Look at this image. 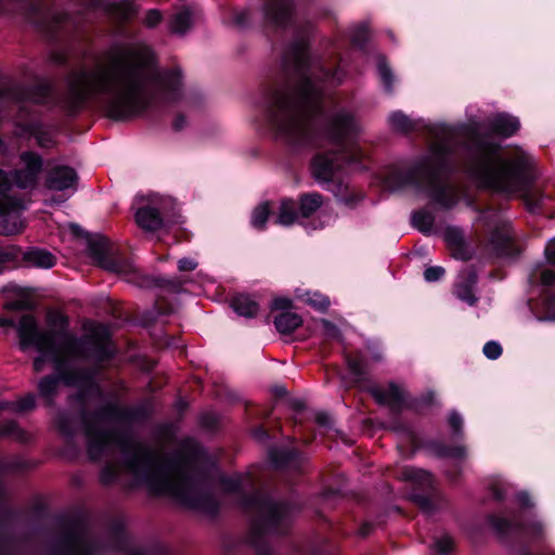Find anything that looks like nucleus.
Returning <instances> with one entry per match:
<instances>
[{"label": "nucleus", "instance_id": "f257e3e1", "mask_svg": "<svg viewBox=\"0 0 555 555\" xmlns=\"http://www.w3.org/2000/svg\"><path fill=\"white\" fill-rule=\"evenodd\" d=\"M178 70L160 74L153 51L145 44L111 50L67 79V99L76 107L103 98L114 119L135 116L157 101L173 102L181 95Z\"/></svg>", "mask_w": 555, "mask_h": 555}, {"label": "nucleus", "instance_id": "f03ea898", "mask_svg": "<svg viewBox=\"0 0 555 555\" xmlns=\"http://www.w3.org/2000/svg\"><path fill=\"white\" fill-rule=\"evenodd\" d=\"M119 417L115 405H107L92 415H82L88 453L98 460L118 444L125 456V468L134 479L155 493L168 494L194 507L203 505V485L193 465L184 459L168 460L140 443H122L109 428Z\"/></svg>", "mask_w": 555, "mask_h": 555}, {"label": "nucleus", "instance_id": "7ed1b4c3", "mask_svg": "<svg viewBox=\"0 0 555 555\" xmlns=\"http://www.w3.org/2000/svg\"><path fill=\"white\" fill-rule=\"evenodd\" d=\"M85 330L86 336L77 339L65 331H39L37 321L31 315H24L20 320L17 333L21 348L26 350L29 347H35L39 352L34 360L35 372H42L46 363L50 362L57 373V376H47L39 382V392L48 400H51L56 393L61 380L68 386L83 388L90 395L99 393L88 374L69 373L72 362L79 358L103 361L113 353L109 347V332L106 326L88 323Z\"/></svg>", "mask_w": 555, "mask_h": 555}, {"label": "nucleus", "instance_id": "20e7f679", "mask_svg": "<svg viewBox=\"0 0 555 555\" xmlns=\"http://www.w3.org/2000/svg\"><path fill=\"white\" fill-rule=\"evenodd\" d=\"M483 129L473 138V155L469 173L483 188L499 192L513 193L529 185L528 168L531 163L529 154L519 152L515 159H507L500 154V146L480 137Z\"/></svg>", "mask_w": 555, "mask_h": 555}, {"label": "nucleus", "instance_id": "39448f33", "mask_svg": "<svg viewBox=\"0 0 555 555\" xmlns=\"http://www.w3.org/2000/svg\"><path fill=\"white\" fill-rule=\"evenodd\" d=\"M321 100V88L305 74L296 92L279 91L273 96L269 119L276 133L297 142L309 133L311 117Z\"/></svg>", "mask_w": 555, "mask_h": 555}, {"label": "nucleus", "instance_id": "423d86ee", "mask_svg": "<svg viewBox=\"0 0 555 555\" xmlns=\"http://www.w3.org/2000/svg\"><path fill=\"white\" fill-rule=\"evenodd\" d=\"M42 168V157L29 151L20 155L18 167L13 171L0 168V234L14 235L25 228L22 214L26 206L22 198L12 194V188L34 189Z\"/></svg>", "mask_w": 555, "mask_h": 555}, {"label": "nucleus", "instance_id": "0eeeda50", "mask_svg": "<svg viewBox=\"0 0 555 555\" xmlns=\"http://www.w3.org/2000/svg\"><path fill=\"white\" fill-rule=\"evenodd\" d=\"M441 134L435 133V141L431 144L429 157L418 164L403 176V185L416 188L426 184L430 190V196L443 207L450 208L456 202V191L449 184H441L437 181L439 172L446 166L447 155L451 152L449 140L453 137L450 128L442 127Z\"/></svg>", "mask_w": 555, "mask_h": 555}, {"label": "nucleus", "instance_id": "6e6552de", "mask_svg": "<svg viewBox=\"0 0 555 555\" xmlns=\"http://www.w3.org/2000/svg\"><path fill=\"white\" fill-rule=\"evenodd\" d=\"M358 131V124L353 116L345 111L336 112L331 120L330 134L335 150L319 154L313 162V173L319 181H330L335 171L340 168L341 162L356 160L357 147L352 135Z\"/></svg>", "mask_w": 555, "mask_h": 555}, {"label": "nucleus", "instance_id": "1a4fd4ad", "mask_svg": "<svg viewBox=\"0 0 555 555\" xmlns=\"http://www.w3.org/2000/svg\"><path fill=\"white\" fill-rule=\"evenodd\" d=\"M107 241L103 237L91 238L88 242L90 257L103 269L122 275L128 282L142 287L152 285V279L143 276L134 266L125 260L112 259L107 255Z\"/></svg>", "mask_w": 555, "mask_h": 555}, {"label": "nucleus", "instance_id": "9d476101", "mask_svg": "<svg viewBox=\"0 0 555 555\" xmlns=\"http://www.w3.org/2000/svg\"><path fill=\"white\" fill-rule=\"evenodd\" d=\"M244 505L255 508L268 527L278 526L288 517L289 514V509L286 505L272 502L259 494H255L253 498L248 499L244 502Z\"/></svg>", "mask_w": 555, "mask_h": 555}, {"label": "nucleus", "instance_id": "9b49d317", "mask_svg": "<svg viewBox=\"0 0 555 555\" xmlns=\"http://www.w3.org/2000/svg\"><path fill=\"white\" fill-rule=\"evenodd\" d=\"M142 204L135 211L138 225L146 232H155L164 225L160 209L163 199L156 195L147 198L141 197Z\"/></svg>", "mask_w": 555, "mask_h": 555}, {"label": "nucleus", "instance_id": "f8f14e48", "mask_svg": "<svg viewBox=\"0 0 555 555\" xmlns=\"http://www.w3.org/2000/svg\"><path fill=\"white\" fill-rule=\"evenodd\" d=\"M78 176L76 171L68 166H57L48 173L46 185L50 190L65 191L76 189Z\"/></svg>", "mask_w": 555, "mask_h": 555}, {"label": "nucleus", "instance_id": "ddd939ff", "mask_svg": "<svg viewBox=\"0 0 555 555\" xmlns=\"http://www.w3.org/2000/svg\"><path fill=\"white\" fill-rule=\"evenodd\" d=\"M41 12V2L39 0H0V15L2 14H22L31 22H37L34 17Z\"/></svg>", "mask_w": 555, "mask_h": 555}, {"label": "nucleus", "instance_id": "4468645a", "mask_svg": "<svg viewBox=\"0 0 555 555\" xmlns=\"http://www.w3.org/2000/svg\"><path fill=\"white\" fill-rule=\"evenodd\" d=\"M520 127L519 120L505 113L496 114L487 121V128L493 133L502 137H511L515 134Z\"/></svg>", "mask_w": 555, "mask_h": 555}, {"label": "nucleus", "instance_id": "2eb2a0df", "mask_svg": "<svg viewBox=\"0 0 555 555\" xmlns=\"http://www.w3.org/2000/svg\"><path fill=\"white\" fill-rule=\"evenodd\" d=\"M22 259L28 267L38 269H51L56 263V258L52 253L38 247L22 253Z\"/></svg>", "mask_w": 555, "mask_h": 555}, {"label": "nucleus", "instance_id": "dca6fc26", "mask_svg": "<svg viewBox=\"0 0 555 555\" xmlns=\"http://www.w3.org/2000/svg\"><path fill=\"white\" fill-rule=\"evenodd\" d=\"M196 13L193 7H182L178 9L170 20V30L179 35L185 34L195 22Z\"/></svg>", "mask_w": 555, "mask_h": 555}, {"label": "nucleus", "instance_id": "f3484780", "mask_svg": "<svg viewBox=\"0 0 555 555\" xmlns=\"http://www.w3.org/2000/svg\"><path fill=\"white\" fill-rule=\"evenodd\" d=\"M372 395L378 403L389 405L392 409L399 408L404 399L403 390L396 384H390L388 389L375 387L372 389Z\"/></svg>", "mask_w": 555, "mask_h": 555}, {"label": "nucleus", "instance_id": "a211bd4d", "mask_svg": "<svg viewBox=\"0 0 555 555\" xmlns=\"http://www.w3.org/2000/svg\"><path fill=\"white\" fill-rule=\"evenodd\" d=\"M291 0H268L266 4V16L275 24L282 25L291 15Z\"/></svg>", "mask_w": 555, "mask_h": 555}, {"label": "nucleus", "instance_id": "6ab92c4d", "mask_svg": "<svg viewBox=\"0 0 555 555\" xmlns=\"http://www.w3.org/2000/svg\"><path fill=\"white\" fill-rule=\"evenodd\" d=\"M101 7L121 20L130 18L138 11L135 3L130 0H119L112 3L105 1Z\"/></svg>", "mask_w": 555, "mask_h": 555}, {"label": "nucleus", "instance_id": "aec40b11", "mask_svg": "<svg viewBox=\"0 0 555 555\" xmlns=\"http://www.w3.org/2000/svg\"><path fill=\"white\" fill-rule=\"evenodd\" d=\"M335 196L338 203L347 208L356 207L363 199L362 192L349 185H339L335 192Z\"/></svg>", "mask_w": 555, "mask_h": 555}, {"label": "nucleus", "instance_id": "412c9836", "mask_svg": "<svg viewBox=\"0 0 555 555\" xmlns=\"http://www.w3.org/2000/svg\"><path fill=\"white\" fill-rule=\"evenodd\" d=\"M297 220V205L293 199H283L280 204L275 222L283 227L292 225Z\"/></svg>", "mask_w": 555, "mask_h": 555}, {"label": "nucleus", "instance_id": "4be33fe9", "mask_svg": "<svg viewBox=\"0 0 555 555\" xmlns=\"http://www.w3.org/2000/svg\"><path fill=\"white\" fill-rule=\"evenodd\" d=\"M301 322L302 320L297 313L288 311L281 313L274 320L276 330L282 334L292 333L300 326Z\"/></svg>", "mask_w": 555, "mask_h": 555}, {"label": "nucleus", "instance_id": "5701e85b", "mask_svg": "<svg viewBox=\"0 0 555 555\" xmlns=\"http://www.w3.org/2000/svg\"><path fill=\"white\" fill-rule=\"evenodd\" d=\"M231 306L237 314L246 318H253L258 312V304L245 295L233 298Z\"/></svg>", "mask_w": 555, "mask_h": 555}, {"label": "nucleus", "instance_id": "b1692460", "mask_svg": "<svg viewBox=\"0 0 555 555\" xmlns=\"http://www.w3.org/2000/svg\"><path fill=\"white\" fill-rule=\"evenodd\" d=\"M476 284V276L469 275L463 282H460L455 286V294L459 299L473 306L477 302V297L474 294V285Z\"/></svg>", "mask_w": 555, "mask_h": 555}, {"label": "nucleus", "instance_id": "393cba45", "mask_svg": "<svg viewBox=\"0 0 555 555\" xmlns=\"http://www.w3.org/2000/svg\"><path fill=\"white\" fill-rule=\"evenodd\" d=\"M401 477L420 483L422 487H429L433 482L431 475L428 472L415 467H404L401 472Z\"/></svg>", "mask_w": 555, "mask_h": 555}, {"label": "nucleus", "instance_id": "a878e982", "mask_svg": "<svg viewBox=\"0 0 555 555\" xmlns=\"http://www.w3.org/2000/svg\"><path fill=\"white\" fill-rule=\"evenodd\" d=\"M65 544L70 555H88L91 550L89 542L82 534L67 538Z\"/></svg>", "mask_w": 555, "mask_h": 555}, {"label": "nucleus", "instance_id": "bb28decb", "mask_svg": "<svg viewBox=\"0 0 555 555\" xmlns=\"http://www.w3.org/2000/svg\"><path fill=\"white\" fill-rule=\"evenodd\" d=\"M323 204L322 196L318 193L305 194L300 197V214L302 217H309L315 212Z\"/></svg>", "mask_w": 555, "mask_h": 555}, {"label": "nucleus", "instance_id": "cd10ccee", "mask_svg": "<svg viewBox=\"0 0 555 555\" xmlns=\"http://www.w3.org/2000/svg\"><path fill=\"white\" fill-rule=\"evenodd\" d=\"M444 240L449 247L453 249L454 257L466 258V255L462 251L463 235L460 230L448 228L444 232Z\"/></svg>", "mask_w": 555, "mask_h": 555}, {"label": "nucleus", "instance_id": "c85d7f7f", "mask_svg": "<svg viewBox=\"0 0 555 555\" xmlns=\"http://www.w3.org/2000/svg\"><path fill=\"white\" fill-rule=\"evenodd\" d=\"M389 126L398 132H409L414 128V122L402 112H392L388 117Z\"/></svg>", "mask_w": 555, "mask_h": 555}, {"label": "nucleus", "instance_id": "c756f323", "mask_svg": "<svg viewBox=\"0 0 555 555\" xmlns=\"http://www.w3.org/2000/svg\"><path fill=\"white\" fill-rule=\"evenodd\" d=\"M270 215V207L268 203H262L257 206L251 216V224L257 229H263Z\"/></svg>", "mask_w": 555, "mask_h": 555}, {"label": "nucleus", "instance_id": "7c9ffc66", "mask_svg": "<svg viewBox=\"0 0 555 555\" xmlns=\"http://www.w3.org/2000/svg\"><path fill=\"white\" fill-rule=\"evenodd\" d=\"M413 225L422 232H429L434 224V217L428 212L418 211L412 216Z\"/></svg>", "mask_w": 555, "mask_h": 555}, {"label": "nucleus", "instance_id": "2f4dec72", "mask_svg": "<svg viewBox=\"0 0 555 555\" xmlns=\"http://www.w3.org/2000/svg\"><path fill=\"white\" fill-rule=\"evenodd\" d=\"M56 424L60 431L65 436L72 437L75 435V428L73 426L72 418L68 415L64 413L60 414L57 416Z\"/></svg>", "mask_w": 555, "mask_h": 555}, {"label": "nucleus", "instance_id": "473e14b6", "mask_svg": "<svg viewBox=\"0 0 555 555\" xmlns=\"http://www.w3.org/2000/svg\"><path fill=\"white\" fill-rule=\"evenodd\" d=\"M453 547V540L449 535L438 538L434 543V550L440 555H447Z\"/></svg>", "mask_w": 555, "mask_h": 555}, {"label": "nucleus", "instance_id": "72a5a7b5", "mask_svg": "<svg viewBox=\"0 0 555 555\" xmlns=\"http://www.w3.org/2000/svg\"><path fill=\"white\" fill-rule=\"evenodd\" d=\"M378 73L380 75V78H382L386 89L388 91H391L393 77H392L390 68L388 67V65L386 64V62L384 60H379V62H378Z\"/></svg>", "mask_w": 555, "mask_h": 555}, {"label": "nucleus", "instance_id": "f704fd0d", "mask_svg": "<svg viewBox=\"0 0 555 555\" xmlns=\"http://www.w3.org/2000/svg\"><path fill=\"white\" fill-rule=\"evenodd\" d=\"M483 354L490 360H495L502 354V347L496 341H488L483 346Z\"/></svg>", "mask_w": 555, "mask_h": 555}, {"label": "nucleus", "instance_id": "c9c22d12", "mask_svg": "<svg viewBox=\"0 0 555 555\" xmlns=\"http://www.w3.org/2000/svg\"><path fill=\"white\" fill-rule=\"evenodd\" d=\"M369 37V29L365 24L359 25L354 28L352 34V41L354 44L362 46Z\"/></svg>", "mask_w": 555, "mask_h": 555}, {"label": "nucleus", "instance_id": "e433bc0d", "mask_svg": "<svg viewBox=\"0 0 555 555\" xmlns=\"http://www.w3.org/2000/svg\"><path fill=\"white\" fill-rule=\"evenodd\" d=\"M348 366L357 378H361L366 372L365 364L360 359H348Z\"/></svg>", "mask_w": 555, "mask_h": 555}, {"label": "nucleus", "instance_id": "4c0bfd02", "mask_svg": "<svg viewBox=\"0 0 555 555\" xmlns=\"http://www.w3.org/2000/svg\"><path fill=\"white\" fill-rule=\"evenodd\" d=\"M20 253L21 250L15 246L0 249V263H5L15 260L18 257Z\"/></svg>", "mask_w": 555, "mask_h": 555}, {"label": "nucleus", "instance_id": "58836bf2", "mask_svg": "<svg viewBox=\"0 0 555 555\" xmlns=\"http://www.w3.org/2000/svg\"><path fill=\"white\" fill-rule=\"evenodd\" d=\"M444 274L442 267H429L424 272V278L427 282H436L440 280Z\"/></svg>", "mask_w": 555, "mask_h": 555}, {"label": "nucleus", "instance_id": "ea45409f", "mask_svg": "<svg viewBox=\"0 0 555 555\" xmlns=\"http://www.w3.org/2000/svg\"><path fill=\"white\" fill-rule=\"evenodd\" d=\"M162 13L158 10H149L144 17V24L147 27H155L162 22Z\"/></svg>", "mask_w": 555, "mask_h": 555}, {"label": "nucleus", "instance_id": "a19ab883", "mask_svg": "<svg viewBox=\"0 0 555 555\" xmlns=\"http://www.w3.org/2000/svg\"><path fill=\"white\" fill-rule=\"evenodd\" d=\"M309 304L320 310H324L328 307L330 301L326 297L314 294L312 297H309L308 299Z\"/></svg>", "mask_w": 555, "mask_h": 555}, {"label": "nucleus", "instance_id": "79ce46f5", "mask_svg": "<svg viewBox=\"0 0 555 555\" xmlns=\"http://www.w3.org/2000/svg\"><path fill=\"white\" fill-rule=\"evenodd\" d=\"M118 472L119 467L115 465H107L102 472L101 478L103 482L112 481L118 475Z\"/></svg>", "mask_w": 555, "mask_h": 555}, {"label": "nucleus", "instance_id": "37998d69", "mask_svg": "<svg viewBox=\"0 0 555 555\" xmlns=\"http://www.w3.org/2000/svg\"><path fill=\"white\" fill-rule=\"evenodd\" d=\"M197 268V262L192 258H182L178 262L180 271H193Z\"/></svg>", "mask_w": 555, "mask_h": 555}, {"label": "nucleus", "instance_id": "c03bdc74", "mask_svg": "<svg viewBox=\"0 0 555 555\" xmlns=\"http://www.w3.org/2000/svg\"><path fill=\"white\" fill-rule=\"evenodd\" d=\"M321 324L325 336L330 338L338 337V328L334 324L326 320H322Z\"/></svg>", "mask_w": 555, "mask_h": 555}, {"label": "nucleus", "instance_id": "a18cd8bd", "mask_svg": "<svg viewBox=\"0 0 555 555\" xmlns=\"http://www.w3.org/2000/svg\"><path fill=\"white\" fill-rule=\"evenodd\" d=\"M35 406V397L33 395H28L17 402V409L21 411L30 410Z\"/></svg>", "mask_w": 555, "mask_h": 555}, {"label": "nucleus", "instance_id": "49530a36", "mask_svg": "<svg viewBox=\"0 0 555 555\" xmlns=\"http://www.w3.org/2000/svg\"><path fill=\"white\" fill-rule=\"evenodd\" d=\"M413 501L426 513L431 512L433 506L428 498L423 495H414Z\"/></svg>", "mask_w": 555, "mask_h": 555}, {"label": "nucleus", "instance_id": "de8ad7c7", "mask_svg": "<svg viewBox=\"0 0 555 555\" xmlns=\"http://www.w3.org/2000/svg\"><path fill=\"white\" fill-rule=\"evenodd\" d=\"M292 301L288 298H275L272 301V308L276 310H285L291 308Z\"/></svg>", "mask_w": 555, "mask_h": 555}, {"label": "nucleus", "instance_id": "09e8293b", "mask_svg": "<svg viewBox=\"0 0 555 555\" xmlns=\"http://www.w3.org/2000/svg\"><path fill=\"white\" fill-rule=\"evenodd\" d=\"M315 422L320 424L321 426H330L332 423V417L326 412H318L315 414Z\"/></svg>", "mask_w": 555, "mask_h": 555}, {"label": "nucleus", "instance_id": "8fccbe9b", "mask_svg": "<svg viewBox=\"0 0 555 555\" xmlns=\"http://www.w3.org/2000/svg\"><path fill=\"white\" fill-rule=\"evenodd\" d=\"M449 423L455 431H460L462 428L463 421H462V417L457 413L453 412L450 414Z\"/></svg>", "mask_w": 555, "mask_h": 555}, {"label": "nucleus", "instance_id": "3c124183", "mask_svg": "<svg viewBox=\"0 0 555 555\" xmlns=\"http://www.w3.org/2000/svg\"><path fill=\"white\" fill-rule=\"evenodd\" d=\"M545 255L547 260L555 264V238L550 241L547 246L545 247Z\"/></svg>", "mask_w": 555, "mask_h": 555}, {"label": "nucleus", "instance_id": "603ef678", "mask_svg": "<svg viewBox=\"0 0 555 555\" xmlns=\"http://www.w3.org/2000/svg\"><path fill=\"white\" fill-rule=\"evenodd\" d=\"M223 485L228 490H236L241 486V478L240 477H233V478H227L223 480Z\"/></svg>", "mask_w": 555, "mask_h": 555}, {"label": "nucleus", "instance_id": "864d4df0", "mask_svg": "<svg viewBox=\"0 0 555 555\" xmlns=\"http://www.w3.org/2000/svg\"><path fill=\"white\" fill-rule=\"evenodd\" d=\"M541 281L545 285H550L555 281V273L551 270H544L541 273Z\"/></svg>", "mask_w": 555, "mask_h": 555}, {"label": "nucleus", "instance_id": "5fc2aeb1", "mask_svg": "<svg viewBox=\"0 0 555 555\" xmlns=\"http://www.w3.org/2000/svg\"><path fill=\"white\" fill-rule=\"evenodd\" d=\"M51 23H53L55 26L61 25L65 20L67 18V15L63 12H53L50 15Z\"/></svg>", "mask_w": 555, "mask_h": 555}, {"label": "nucleus", "instance_id": "6e6d98bb", "mask_svg": "<svg viewBox=\"0 0 555 555\" xmlns=\"http://www.w3.org/2000/svg\"><path fill=\"white\" fill-rule=\"evenodd\" d=\"M446 454L449 456L462 457L465 455V449H464V447H461V446L455 447V448L451 449L450 451H448Z\"/></svg>", "mask_w": 555, "mask_h": 555}, {"label": "nucleus", "instance_id": "4d7b16f0", "mask_svg": "<svg viewBox=\"0 0 555 555\" xmlns=\"http://www.w3.org/2000/svg\"><path fill=\"white\" fill-rule=\"evenodd\" d=\"M202 423L204 426L211 428L216 424V417L214 415H203Z\"/></svg>", "mask_w": 555, "mask_h": 555}, {"label": "nucleus", "instance_id": "13d9d810", "mask_svg": "<svg viewBox=\"0 0 555 555\" xmlns=\"http://www.w3.org/2000/svg\"><path fill=\"white\" fill-rule=\"evenodd\" d=\"M518 500H519V502L521 503V505H524V506H529V505H530V498H529V495H528L527 493H525V492H524V493H520V494L518 495Z\"/></svg>", "mask_w": 555, "mask_h": 555}, {"label": "nucleus", "instance_id": "bf43d9fd", "mask_svg": "<svg viewBox=\"0 0 555 555\" xmlns=\"http://www.w3.org/2000/svg\"><path fill=\"white\" fill-rule=\"evenodd\" d=\"M294 61H295V64L298 67V69H300L301 63L304 61V52L302 51L296 52V54L294 55Z\"/></svg>", "mask_w": 555, "mask_h": 555}, {"label": "nucleus", "instance_id": "052dcab7", "mask_svg": "<svg viewBox=\"0 0 555 555\" xmlns=\"http://www.w3.org/2000/svg\"><path fill=\"white\" fill-rule=\"evenodd\" d=\"M184 124H185L184 118H183V117H181V116H178V117L175 119V121H173V127H175L177 130H180V129H182V128H183Z\"/></svg>", "mask_w": 555, "mask_h": 555}, {"label": "nucleus", "instance_id": "680f3d73", "mask_svg": "<svg viewBox=\"0 0 555 555\" xmlns=\"http://www.w3.org/2000/svg\"><path fill=\"white\" fill-rule=\"evenodd\" d=\"M104 2L105 0H89V5L96 8L103 5Z\"/></svg>", "mask_w": 555, "mask_h": 555}, {"label": "nucleus", "instance_id": "e2e57ef3", "mask_svg": "<svg viewBox=\"0 0 555 555\" xmlns=\"http://www.w3.org/2000/svg\"><path fill=\"white\" fill-rule=\"evenodd\" d=\"M13 307L16 309H24V308H27L28 306L24 301H20V302L14 304Z\"/></svg>", "mask_w": 555, "mask_h": 555}, {"label": "nucleus", "instance_id": "0e129e2a", "mask_svg": "<svg viewBox=\"0 0 555 555\" xmlns=\"http://www.w3.org/2000/svg\"><path fill=\"white\" fill-rule=\"evenodd\" d=\"M333 83H339L341 81V77L336 74L331 77Z\"/></svg>", "mask_w": 555, "mask_h": 555}, {"label": "nucleus", "instance_id": "69168bd1", "mask_svg": "<svg viewBox=\"0 0 555 555\" xmlns=\"http://www.w3.org/2000/svg\"><path fill=\"white\" fill-rule=\"evenodd\" d=\"M257 437L259 438H266L267 437V434L264 430L262 429H259L257 433H256Z\"/></svg>", "mask_w": 555, "mask_h": 555}, {"label": "nucleus", "instance_id": "338daca9", "mask_svg": "<svg viewBox=\"0 0 555 555\" xmlns=\"http://www.w3.org/2000/svg\"><path fill=\"white\" fill-rule=\"evenodd\" d=\"M41 27H42V28H44V29H47V30H52V28H53V26H52V25H50L49 23H47V24H46V23H44V24H42V25H41Z\"/></svg>", "mask_w": 555, "mask_h": 555}, {"label": "nucleus", "instance_id": "774afa93", "mask_svg": "<svg viewBox=\"0 0 555 555\" xmlns=\"http://www.w3.org/2000/svg\"><path fill=\"white\" fill-rule=\"evenodd\" d=\"M0 324L1 325H12V321H8V320H0Z\"/></svg>", "mask_w": 555, "mask_h": 555}]
</instances>
